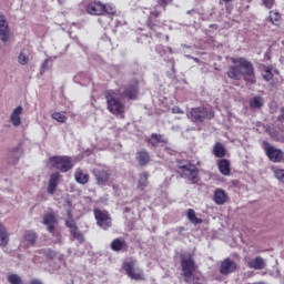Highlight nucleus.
I'll use <instances>...</instances> for the list:
<instances>
[{"instance_id": "f257e3e1", "label": "nucleus", "mask_w": 284, "mask_h": 284, "mask_svg": "<svg viewBox=\"0 0 284 284\" xmlns=\"http://www.w3.org/2000/svg\"><path fill=\"white\" fill-rule=\"evenodd\" d=\"M231 65L226 75L231 81H245L246 85H254L256 83V72L254 71V63L244 57H232L230 59Z\"/></svg>"}, {"instance_id": "f03ea898", "label": "nucleus", "mask_w": 284, "mask_h": 284, "mask_svg": "<svg viewBox=\"0 0 284 284\" xmlns=\"http://www.w3.org/2000/svg\"><path fill=\"white\" fill-rule=\"evenodd\" d=\"M85 10L88 14L101 17L98 19L101 26H110L111 21H114V17H116V9L110 4H103L101 1L89 2Z\"/></svg>"}, {"instance_id": "7ed1b4c3", "label": "nucleus", "mask_w": 284, "mask_h": 284, "mask_svg": "<svg viewBox=\"0 0 284 284\" xmlns=\"http://www.w3.org/2000/svg\"><path fill=\"white\" fill-rule=\"evenodd\" d=\"M104 99L106 100V108L111 114H114L115 116L125 114V104L116 99V92H114V90L109 89L104 91Z\"/></svg>"}, {"instance_id": "20e7f679", "label": "nucleus", "mask_w": 284, "mask_h": 284, "mask_svg": "<svg viewBox=\"0 0 284 284\" xmlns=\"http://www.w3.org/2000/svg\"><path fill=\"white\" fill-rule=\"evenodd\" d=\"M180 258L184 283H190L192 281V276H194V272L199 270V265H196L192 254H182Z\"/></svg>"}, {"instance_id": "39448f33", "label": "nucleus", "mask_w": 284, "mask_h": 284, "mask_svg": "<svg viewBox=\"0 0 284 284\" xmlns=\"http://www.w3.org/2000/svg\"><path fill=\"white\" fill-rule=\"evenodd\" d=\"M175 172L181 179H189L191 183H199V168L190 162L183 164V161H179Z\"/></svg>"}, {"instance_id": "423d86ee", "label": "nucleus", "mask_w": 284, "mask_h": 284, "mask_svg": "<svg viewBox=\"0 0 284 284\" xmlns=\"http://www.w3.org/2000/svg\"><path fill=\"white\" fill-rule=\"evenodd\" d=\"M187 119H190L192 123H204L205 120L210 121L214 119V110L205 106L192 108L187 113Z\"/></svg>"}, {"instance_id": "0eeeda50", "label": "nucleus", "mask_w": 284, "mask_h": 284, "mask_svg": "<svg viewBox=\"0 0 284 284\" xmlns=\"http://www.w3.org/2000/svg\"><path fill=\"white\" fill-rule=\"evenodd\" d=\"M119 94L122 99H128V101H136V99H139V79L133 78L121 87Z\"/></svg>"}, {"instance_id": "6e6552de", "label": "nucleus", "mask_w": 284, "mask_h": 284, "mask_svg": "<svg viewBox=\"0 0 284 284\" xmlns=\"http://www.w3.org/2000/svg\"><path fill=\"white\" fill-rule=\"evenodd\" d=\"M49 163L54 170H60L62 173L70 172L74 168L72 159L68 155H53L49 158Z\"/></svg>"}, {"instance_id": "1a4fd4ad", "label": "nucleus", "mask_w": 284, "mask_h": 284, "mask_svg": "<svg viewBox=\"0 0 284 284\" xmlns=\"http://www.w3.org/2000/svg\"><path fill=\"white\" fill-rule=\"evenodd\" d=\"M161 17V11H159L156 8L150 11L148 19H146V27L152 32H155L156 37H162L163 33L159 32V30H163L165 23L159 19Z\"/></svg>"}, {"instance_id": "9d476101", "label": "nucleus", "mask_w": 284, "mask_h": 284, "mask_svg": "<svg viewBox=\"0 0 284 284\" xmlns=\"http://www.w3.org/2000/svg\"><path fill=\"white\" fill-rule=\"evenodd\" d=\"M67 216L68 219L64 220V225L69 229L70 235L79 243H85V236L83 235V232L79 230V226H77V221H74L72 212L68 211Z\"/></svg>"}, {"instance_id": "9b49d317", "label": "nucleus", "mask_w": 284, "mask_h": 284, "mask_svg": "<svg viewBox=\"0 0 284 284\" xmlns=\"http://www.w3.org/2000/svg\"><path fill=\"white\" fill-rule=\"evenodd\" d=\"M264 152L272 163H284V152L281 149H276L270 145V142L264 141Z\"/></svg>"}, {"instance_id": "f8f14e48", "label": "nucleus", "mask_w": 284, "mask_h": 284, "mask_svg": "<svg viewBox=\"0 0 284 284\" xmlns=\"http://www.w3.org/2000/svg\"><path fill=\"white\" fill-rule=\"evenodd\" d=\"M42 223L47 226L49 234H52L57 239L54 243H61V233L54 232L58 223L57 215L54 213L44 214Z\"/></svg>"}, {"instance_id": "ddd939ff", "label": "nucleus", "mask_w": 284, "mask_h": 284, "mask_svg": "<svg viewBox=\"0 0 284 284\" xmlns=\"http://www.w3.org/2000/svg\"><path fill=\"white\" fill-rule=\"evenodd\" d=\"M93 214L95 216L97 225L102 230H108L112 227V217H110V213L108 211H101L99 209L93 210Z\"/></svg>"}, {"instance_id": "4468645a", "label": "nucleus", "mask_w": 284, "mask_h": 284, "mask_svg": "<svg viewBox=\"0 0 284 284\" xmlns=\"http://www.w3.org/2000/svg\"><path fill=\"white\" fill-rule=\"evenodd\" d=\"M239 270V264L230 257L223 260L220 264V274L223 276H230V274H234Z\"/></svg>"}, {"instance_id": "2eb2a0df", "label": "nucleus", "mask_w": 284, "mask_h": 284, "mask_svg": "<svg viewBox=\"0 0 284 284\" xmlns=\"http://www.w3.org/2000/svg\"><path fill=\"white\" fill-rule=\"evenodd\" d=\"M123 270L126 272V275L132 281H145V277L143 276V273H135L134 272V262H125L123 264Z\"/></svg>"}, {"instance_id": "dca6fc26", "label": "nucleus", "mask_w": 284, "mask_h": 284, "mask_svg": "<svg viewBox=\"0 0 284 284\" xmlns=\"http://www.w3.org/2000/svg\"><path fill=\"white\" fill-rule=\"evenodd\" d=\"M0 39L4 43L10 41V27L8 26L6 16H0Z\"/></svg>"}, {"instance_id": "f3484780", "label": "nucleus", "mask_w": 284, "mask_h": 284, "mask_svg": "<svg viewBox=\"0 0 284 284\" xmlns=\"http://www.w3.org/2000/svg\"><path fill=\"white\" fill-rule=\"evenodd\" d=\"M61 181V173L55 172L50 175L49 184L47 187L48 194L54 195L57 192V187H59V183Z\"/></svg>"}, {"instance_id": "a211bd4d", "label": "nucleus", "mask_w": 284, "mask_h": 284, "mask_svg": "<svg viewBox=\"0 0 284 284\" xmlns=\"http://www.w3.org/2000/svg\"><path fill=\"white\" fill-rule=\"evenodd\" d=\"M213 201L215 205H225L230 201V195L223 189H216L213 194Z\"/></svg>"}, {"instance_id": "6ab92c4d", "label": "nucleus", "mask_w": 284, "mask_h": 284, "mask_svg": "<svg viewBox=\"0 0 284 284\" xmlns=\"http://www.w3.org/2000/svg\"><path fill=\"white\" fill-rule=\"evenodd\" d=\"M93 175L95 178L97 185H108L110 181V172H108L106 170L100 169V170H95L93 172Z\"/></svg>"}, {"instance_id": "aec40b11", "label": "nucleus", "mask_w": 284, "mask_h": 284, "mask_svg": "<svg viewBox=\"0 0 284 284\" xmlns=\"http://www.w3.org/2000/svg\"><path fill=\"white\" fill-rule=\"evenodd\" d=\"M110 246L113 252H128V242L123 239H114Z\"/></svg>"}, {"instance_id": "412c9836", "label": "nucleus", "mask_w": 284, "mask_h": 284, "mask_svg": "<svg viewBox=\"0 0 284 284\" xmlns=\"http://www.w3.org/2000/svg\"><path fill=\"white\" fill-rule=\"evenodd\" d=\"M21 114H23V106H17L11 113L10 121L16 128L21 125Z\"/></svg>"}, {"instance_id": "4be33fe9", "label": "nucleus", "mask_w": 284, "mask_h": 284, "mask_svg": "<svg viewBox=\"0 0 284 284\" xmlns=\"http://www.w3.org/2000/svg\"><path fill=\"white\" fill-rule=\"evenodd\" d=\"M265 260L261 256L247 261V267H250V270H265Z\"/></svg>"}, {"instance_id": "5701e85b", "label": "nucleus", "mask_w": 284, "mask_h": 284, "mask_svg": "<svg viewBox=\"0 0 284 284\" xmlns=\"http://www.w3.org/2000/svg\"><path fill=\"white\" fill-rule=\"evenodd\" d=\"M146 143H150L152 148H159V143L168 144V140L163 134L152 133Z\"/></svg>"}, {"instance_id": "b1692460", "label": "nucleus", "mask_w": 284, "mask_h": 284, "mask_svg": "<svg viewBox=\"0 0 284 284\" xmlns=\"http://www.w3.org/2000/svg\"><path fill=\"white\" fill-rule=\"evenodd\" d=\"M136 161L141 168H144V165H148L150 163V152L148 150L142 149L136 153Z\"/></svg>"}, {"instance_id": "393cba45", "label": "nucleus", "mask_w": 284, "mask_h": 284, "mask_svg": "<svg viewBox=\"0 0 284 284\" xmlns=\"http://www.w3.org/2000/svg\"><path fill=\"white\" fill-rule=\"evenodd\" d=\"M74 179L80 185H85L90 182V174L83 172L81 169H77L74 173Z\"/></svg>"}, {"instance_id": "a878e982", "label": "nucleus", "mask_w": 284, "mask_h": 284, "mask_svg": "<svg viewBox=\"0 0 284 284\" xmlns=\"http://www.w3.org/2000/svg\"><path fill=\"white\" fill-rule=\"evenodd\" d=\"M10 243V234H8V230L0 222V247H6Z\"/></svg>"}, {"instance_id": "bb28decb", "label": "nucleus", "mask_w": 284, "mask_h": 284, "mask_svg": "<svg viewBox=\"0 0 284 284\" xmlns=\"http://www.w3.org/2000/svg\"><path fill=\"white\" fill-rule=\"evenodd\" d=\"M220 172L223 174V176H230V160L227 159H221L217 163Z\"/></svg>"}, {"instance_id": "cd10ccee", "label": "nucleus", "mask_w": 284, "mask_h": 284, "mask_svg": "<svg viewBox=\"0 0 284 284\" xmlns=\"http://www.w3.org/2000/svg\"><path fill=\"white\" fill-rule=\"evenodd\" d=\"M24 241L28 243L30 247H34L37 244V232L34 231H26L23 235Z\"/></svg>"}, {"instance_id": "c85d7f7f", "label": "nucleus", "mask_w": 284, "mask_h": 284, "mask_svg": "<svg viewBox=\"0 0 284 284\" xmlns=\"http://www.w3.org/2000/svg\"><path fill=\"white\" fill-rule=\"evenodd\" d=\"M225 146L221 142H216L213 146V154L216 159H223L226 154Z\"/></svg>"}, {"instance_id": "c756f323", "label": "nucleus", "mask_w": 284, "mask_h": 284, "mask_svg": "<svg viewBox=\"0 0 284 284\" xmlns=\"http://www.w3.org/2000/svg\"><path fill=\"white\" fill-rule=\"evenodd\" d=\"M186 217L189 219L190 223H193V225H201V223H203L201 217H196V211H194V209L187 210Z\"/></svg>"}, {"instance_id": "7c9ffc66", "label": "nucleus", "mask_w": 284, "mask_h": 284, "mask_svg": "<svg viewBox=\"0 0 284 284\" xmlns=\"http://www.w3.org/2000/svg\"><path fill=\"white\" fill-rule=\"evenodd\" d=\"M265 105V102L263 101V98L261 97H254L250 100V108L252 110H261Z\"/></svg>"}, {"instance_id": "2f4dec72", "label": "nucleus", "mask_w": 284, "mask_h": 284, "mask_svg": "<svg viewBox=\"0 0 284 284\" xmlns=\"http://www.w3.org/2000/svg\"><path fill=\"white\" fill-rule=\"evenodd\" d=\"M149 174L148 172H143L140 174V179H139V182H138V190H145V186L148 185V179H149Z\"/></svg>"}, {"instance_id": "473e14b6", "label": "nucleus", "mask_w": 284, "mask_h": 284, "mask_svg": "<svg viewBox=\"0 0 284 284\" xmlns=\"http://www.w3.org/2000/svg\"><path fill=\"white\" fill-rule=\"evenodd\" d=\"M270 21L273 26H281L282 16L277 11H270Z\"/></svg>"}, {"instance_id": "72a5a7b5", "label": "nucleus", "mask_w": 284, "mask_h": 284, "mask_svg": "<svg viewBox=\"0 0 284 284\" xmlns=\"http://www.w3.org/2000/svg\"><path fill=\"white\" fill-rule=\"evenodd\" d=\"M39 254H42L43 256H45V258H49V261H52L57 257V251L52 248H42L39 251Z\"/></svg>"}, {"instance_id": "f704fd0d", "label": "nucleus", "mask_w": 284, "mask_h": 284, "mask_svg": "<svg viewBox=\"0 0 284 284\" xmlns=\"http://www.w3.org/2000/svg\"><path fill=\"white\" fill-rule=\"evenodd\" d=\"M51 119L58 121V123H65L68 121V116H65V112H54L51 115Z\"/></svg>"}, {"instance_id": "c9c22d12", "label": "nucleus", "mask_w": 284, "mask_h": 284, "mask_svg": "<svg viewBox=\"0 0 284 284\" xmlns=\"http://www.w3.org/2000/svg\"><path fill=\"white\" fill-rule=\"evenodd\" d=\"M273 175L284 185V169L273 168Z\"/></svg>"}, {"instance_id": "e433bc0d", "label": "nucleus", "mask_w": 284, "mask_h": 284, "mask_svg": "<svg viewBox=\"0 0 284 284\" xmlns=\"http://www.w3.org/2000/svg\"><path fill=\"white\" fill-rule=\"evenodd\" d=\"M29 62L30 57L26 55V53L21 51L20 54L18 55V63H20V65H28Z\"/></svg>"}, {"instance_id": "4c0bfd02", "label": "nucleus", "mask_w": 284, "mask_h": 284, "mask_svg": "<svg viewBox=\"0 0 284 284\" xmlns=\"http://www.w3.org/2000/svg\"><path fill=\"white\" fill-rule=\"evenodd\" d=\"M8 282L10 284H21L23 283V281L21 280V276L17 275V274H11L8 276Z\"/></svg>"}, {"instance_id": "58836bf2", "label": "nucleus", "mask_w": 284, "mask_h": 284, "mask_svg": "<svg viewBox=\"0 0 284 284\" xmlns=\"http://www.w3.org/2000/svg\"><path fill=\"white\" fill-rule=\"evenodd\" d=\"M264 81H272L274 79V73H272L271 68H266L263 73Z\"/></svg>"}, {"instance_id": "ea45409f", "label": "nucleus", "mask_w": 284, "mask_h": 284, "mask_svg": "<svg viewBox=\"0 0 284 284\" xmlns=\"http://www.w3.org/2000/svg\"><path fill=\"white\" fill-rule=\"evenodd\" d=\"M192 281L193 284H203V281H205V277L200 273V274H194L192 275Z\"/></svg>"}, {"instance_id": "a19ab883", "label": "nucleus", "mask_w": 284, "mask_h": 284, "mask_svg": "<svg viewBox=\"0 0 284 284\" xmlns=\"http://www.w3.org/2000/svg\"><path fill=\"white\" fill-rule=\"evenodd\" d=\"M172 1L174 0H158V6H160V8H163V10H165L168 6L172 3Z\"/></svg>"}, {"instance_id": "79ce46f5", "label": "nucleus", "mask_w": 284, "mask_h": 284, "mask_svg": "<svg viewBox=\"0 0 284 284\" xmlns=\"http://www.w3.org/2000/svg\"><path fill=\"white\" fill-rule=\"evenodd\" d=\"M262 2L265 8L272 10V8H274L275 0H262Z\"/></svg>"}, {"instance_id": "37998d69", "label": "nucleus", "mask_w": 284, "mask_h": 284, "mask_svg": "<svg viewBox=\"0 0 284 284\" xmlns=\"http://www.w3.org/2000/svg\"><path fill=\"white\" fill-rule=\"evenodd\" d=\"M172 114H184V111L179 106H173Z\"/></svg>"}, {"instance_id": "c03bdc74", "label": "nucleus", "mask_w": 284, "mask_h": 284, "mask_svg": "<svg viewBox=\"0 0 284 284\" xmlns=\"http://www.w3.org/2000/svg\"><path fill=\"white\" fill-rule=\"evenodd\" d=\"M29 284H43V282H41V280L33 278Z\"/></svg>"}, {"instance_id": "a18cd8bd", "label": "nucleus", "mask_w": 284, "mask_h": 284, "mask_svg": "<svg viewBox=\"0 0 284 284\" xmlns=\"http://www.w3.org/2000/svg\"><path fill=\"white\" fill-rule=\"evenodd\" d=\"M277 119H278V121H281V119H283V121H284V108L281 109V114Z\"/></svg>"}, {"instance_id": "49530a36", "label": "nucleus", "mask_w": 284, "mask_h": 284, "mask_svg": "<svg viewBox=\"0 0 284 284\" xmlns=\"http://www.w3.org/2000/svg\"><path fill=\"white\" fill-rule=\"evenodd\" d=\"M264 59H271L268 53H265Z\"/></svg>"}, {"instance_id": "de8ad7c7", "label": "nucleus", "mask_w": 284, "mask_h": 284, "mask_svg": "<svg viewBox=\"0 0 284 284\" xmlns=\"http://www.w3.org/2000/svg\"><path fill=\"white\" fill-rule=\"evenodd\" d=\"M224 1V3H230V2H232L233 0H223Z\"/></svg>"}]
</instances>
